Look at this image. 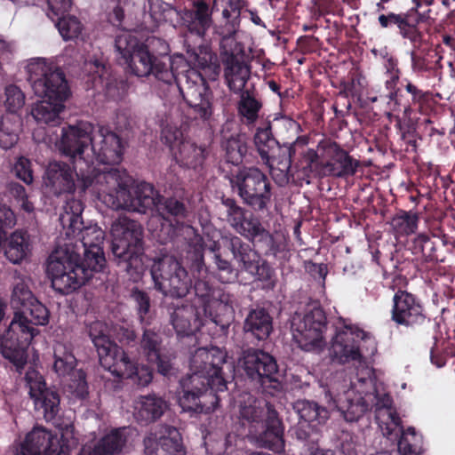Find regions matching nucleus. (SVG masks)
<instances>
[{"label":"nucleus","instance_id":"nucleus-1","mask_svg":"<svg viewBox=\"0 0 455 455\" xmlns=\"http://www.w3.org/2000/svg\"><path fill=\"white\" fill-rule=\"evenodd\" d=\"M115 47L132 74L138 77L153 76L158 82L175 89L174 83L196 117L210 122L212 113V95L204 79L196 69H188L175 76L172 62L164 61L150 53L148 47L139 43L130 32L116 37Z\"/></svg>","mask_w":455,"mask_h":455},{"label":"nucleus","instance_id":"nucleus-2","mask_svg":"<svg viewBox=\"0 0 455 455\" xmlns=\"http://www.w3.org/2000/svg\"><path fill=\"white\" fill-rule=\"evenodd\" d=\"M227 354L219 347H199L191 355L190 372L180 380L183 395L179 403L183 411L208 413L219 404L217 392L227 389L223 371Z\"/></svg>","mask_w":455,"mask_h":455},{"label":"nucleus","instance_id":"nucleus-3","mask_svg":"<svg viewBox=\"0 0 455 455\" xmlns=\"http://www.w3.org/2000/svg\"><path fill=\"white\" fill-rule=\"evenodd\" d=\"M48 320V309L36 299L14 312L8 330L0 337V353L18 370L27 363L26 348L38 332L36 326L44 325Z\"/></svg>","mask_w":455,"mask_h":455},{"label":"nucleus","instance_id":"nucleus-4","mask_svg":"<svg viewBox=\"0 0 455 455\" xmlns=\"http://www.w3.org/2000/svg\"><path fill=\"white\" fill-rule=\"evenodd\" d=\"M153 286L164 297L183 299L194 286L196 295L204 299L209 298L212 287L208 282L197 279L193 284L188 270L176 257L164 254L152 259L149 267Z\"/></svg>","mask_w":455,"mask_h":455},{"label":"nucleus","instance_id":"nucleus-5","mask_svg":"<svg viewBox=\"0 0 455 455\" xmlns=\"http://www.w3.org/2000/svg\"><path fill=\"white\" fill-rule=\"evenodd\" d=\"M111 235L114 262L134 280L140 278L146 269L141 225L119 217L111 225Z\"/></svg>","mask_w":455,"mask_h":455},{"label":"nucleus","instance_id":"nucleus-6","mask_svg":"<svg viewBox=\"0 0 455 455\" xmlns=\"http://www.w3.org/2000/svg\"><path fill=\"white\" fill-rule=\"evenodd\" d=\"M83 211L82 202L72 198L66 202L59 220L65 230V235L80 243L86 265L92 270L102 271L106 263L101 248L105 234L97 225L84 226L81 216Z\"/></svg>","mask_w":455,"mask_h":455},{"label":"nucleus","instance_id":"nucleus-7","mask_svg":"<svg viewBox=\"0 0 455 455\" xmlns=\"http://www.w3.org/2000/svg\"><path fill=\"white\" fill-rule=\"evenodd\" d=\"M76 250L78 249L76 244ZM93 272L78 251L68 244L53 251L48 259L47 273L52 288L60 294H68L80 288L92 276Z\"/></svg>","mask_w":455,"mask_h":455},{"label":"nucleus","instance_id":"nucleus-8","mask_svg":"<svg viewBox=\"0 0 455 455\" xmlns=\"http://www.w3.org/2000/svg\"><path fill=\"white\" fill-rule=\"evenodd\" d=\"M354 389L344 391L342 395L333 394L327 390L324 393L329 409L339 411L345 419L349 422L357 421L370 409L373 408L375 401L370 399V395H378L379 387H376L371 378L370 370H366L364 376L357 377L356 381H352Z\"/></svg>","mask_w":455,"mask_h":455},{"label":"nucleus","instance_id":"nucleus-9","mask_svg":"<svg viewBox=\"0 0 455 455\" xmlns=\"http://www.w3.org/2000/svg\"><path fill=\"white\" fill-rule=\"evenodd\" d=\"M233 191L243 203L255 211H263L272 197V186L267 176L258 167H242L229 177Z\"/></svg>","mask_w":455,"mask_h":455},{"label":"nucleus","instance_id":"nucleus-10","mask_svg":"<svg viewBox=\"0 0 455 455\" xmlns=\"http://www.w3.org/2000/svg\"><path fill=\"white\" fill-rule=\"evenodd\" d=\"M28 81L40 98L67 100L70 90L63 71L45 59H31L26 66Z\"/></svg>","mask_w":455,"mask_h":455},{"label":"nucleus","instance_id":"nucleus-11","mask_svg":"<svg viewBox=\"0 0 455 455\" xmlns=\"http://www.w3.org/2000/svg\"><path fill=\"white\" fill-rule=\"evenodd\" d=\"M326 315L315 301L299 308L291 318V331L294 341L306 351L321 347L326 329Z\"/></svg>","mask_w":455,"mask_h":455},{"label":"nucleus","instance_id":"nucleus-12","mask_svg":"<svg viewBox=\"0 0 455 455\" xmlns=\"http://www.w3.org/2000/svg\"><path fill=\"white\" fill-rule=\"evenodd\" d=\"M371 336L358 326L340 319V325L336 327L331 339L330 355L339 363L360 362L363 358L360 342L370 340Z\"/></svg>","mask_w":455,"mask_h":455},{"label":"nucleus","instance_id":"nucleus-13","mask_svg":"<svg viewBox=\"0 0 455 455\" xmlns=\"http://www.w3.org/2000/svg\"><path fill=\"white\" fill-rule=\"evenodd\" d=\"M92 177L81 174L82 190L85 191L88 188H92L99 197L110 207V203L107 201L108 196L119 197L121 191L125 190L130 183L131 178L124 170L117 167L93 170Z\"/></svg>","mask_w":455,"mask_h":455},{"label":"nucleus","instance_id":"nucleus-14","mask_svg":"<svg viewBox=\"0 0 455 455\" xmlns=\"http://www.w3.org/2000/svg\"><path fill=\"white\" fill-rule=\"evenodd\" d=\"M242 368L246 376L251 381L261 387H272L278 385V366L275 359L268 353L249 348L243 352L240 359Z\"/></svg>","mask_w":455,"mask_h":455},{"label":"nucleus","instance_id":"nucleus-15","mask_svg":"<svg viewBox=\"0 0 455 455\" xmlns=\"http://www.w3.org/2000/svg\"><path fill=\"white\" fill-rule=\"evenodd\" d=\"M223 241L242 271L247 272L259 281L272 279L273 269L248 243L236 235L225 236Z\"/></svg>","mask_w":455,"mask_h":455},{"label":"nucleus","instance_id":"nucleus-16","mask_svg":"<svg viewBox=\"0 0 455 455\" xmlns=\"http://www.w3.org/2000/svg\"><path fill=\"white\" fill-rule=\"evenodd\" d=\"M159 194L154 187L147 182H141L132 190L128 188L121 191L119 197L108 196L110 208L114 210H126L129 212L147 213L149 210H156Z\"/></svg>","mask_w":455,"mask_h":455},{"label":"nucleus","instance_id":"nucleus-17","mask_svg":"<svg viewBox=\"0 0 455 455\" xmlns=\"http://www.w3.org/2000/svg\"><path fill=\"white\" fill-rule=\"evenodd\" d=\"M249 430V438L257 447L267 449L275 453L284 451V427L278 417V413L274 407H267V419L262 425Z\"/></svg>","mask_w":455,"mask_h":455},{"label":"nucleus","instance_id":"nucleus-18","mask_svg":"<svg viewBox=\"0 0 455 455\" xmlns=\"http://www.w3.org/2000/svg\"><path fill=\"white\" fill-rule=\"evenodd\" d=\"M220 57L224 65V77L228 88L235 93L242 92L250 78L251 70L239 54L236 44L220 45Z\"/></svg>","mask_w":455,"mask_h":455},{"label":"nucleus","instance_id":"nucleus-19","mask_svg":"<svg viewBox=\"0 0 455 455\" xmlns=\"http://www.w3.org/2000/svg\"><path fill=\"white\" fill-rule=\"evenodd\" d=\"M90 145L97 160L104 165L119 164L123 159L124 144L121 138L109 128L92 129Z\"/></svg>","mask_w":455,"mask_h":455},{"label":"nucleus","instance_id":"nucleus-20","mask_svg":"<svg viewBox=\"0 0 455 455\" xmlns=\"http://www.w3.org/2000/svg\"><path fill=\"white\" fill-rule=\"evenodd\" d=\"M28 455H68L70 444L42 427H34L21 445Z\"/></svg>","mask_w":455,"mask_h":455},{"label":"nucleus","instance_id":"nucleus-21","mask_svg":"<svg viewBox=\"0 0 455 455\" xmlns=\"http://www.w3.org/2000/svg\"><path fill=\"white\" fill-rule=\"evenodd\" d=\"M391 313L392 320L399 325L414 328L427 322L419 301L406 291L395 293Z\"/></svg>","mask_w":455,"mask_h":455},{"label":"nucleus","instance_id":"nucleus-22","mask_svg":"<svg viewBox=\"0 0 455 455\" xmlns=\"http://www.w3.org/2000/svg\"><path fill=\"white\" fill-rule=\"evenodd\" d=\"M76 178L82 188L81 174L75 172L67 163L53 161L49 163L44 175L45 187L55 196L72 194L76 190Z\"/></svg>","mask_w":455,"mask_h":455},{"label":"nucleus","instance_id":"nucleus-23","mask_svg":"<svg viewBox=\"0 0 455 455\" xmlns=\"http://www.w3.org/2000/svg\"><path fill=\"white\" fill-rule=\"evenodd\" d=\"M26 379L29 386V395L34 399L36 408L43 410L44 418L47 421L54 419L60 411L58 393L47 388L43 377L35 371L27 373Z\"/></svg>","mask_w":455,"mask_h":455},{"label":"nucleus","instance_id":"nucleus-24","mask_svg":"<svg viewBox=\"0 0 455 455\" xmlns=\"http://www.w3.org/2000/svg\"><path fill=\"white\" fill-rule=\"evenodd\" d=\"M375 401V419L382 431L383 435L389 439H396L402 432L401 419L392 407V398L383 389L378 390V395H370Z\"/></svg>","mask_w":455,"mask_h":455},{"label":"nucleus","instance_id":"nucleus-25","mask_svg":"<svg viewBox=\"0 0 455 455\" xmlns=\"http://www.w3.org/2000/svg\"><path fill=\"white\" fill-rule=\"evenodd\" d=\"M170 323L179 336H189L202 326L197 308L188 303L171 302L166 305Z\"/></svg>","mask_w":455,"mask_h":455},{"label":"nucleus","instance_id":"nucleus-26","mask_svg":"<svg viewBox=\"0 0 455 455\" xmlns=\"http://www.w3.org/2000/svg\"><path fill=\"white\" fill-rule=\"evenodd\" d=\"M92 129V126L87 123L62 128L61 139L58 145L60 151L71 158L81 156L90 145Z\"/></svg>","mask_w":455,"mask_h":455},{"label":"nucleus","instance_id":"nucleus-27","mask_svg":"<svg viewBox=\"0 0 455 455\" xmlns=\"http://www.w3.org/2000/svg\"><path fill=\"white\" fill-rule=\"evenodd\" d=\"M324 148L331 159L322 164V170L319 171V174L334 177L355 175L357 168L360 166L359 161L353 159L336 142H327Z\"/></svg>","mask_w":455,"mask_h":455},{"label":"nucleus","instance_id":"nucleus-28","mask_svg":"<svg viewBox=\"0 0 455 455\" xmlns=\"http://www.w3.org/2000/svg\"><path fill=\"white\" fill-rule=\"evenodd\" d=\"M222 6V18L224 25L215 28L216 33L221 36L220 45L236 44L234 38L239 27L241 9L236 0H214L212 10L219 5Z\"/></svg>","mask_w":455,"mask_h":455},{"label":"nucleus","instance_id":"nucleus-29","mask_svg":"<svg viewBox=\"0 0 455 455\" xmlns=\"http://www.w3.org/2000/svg\"><path fill=\"white\" fill-rule=\"evenodd\" d=\"M237 402L239 418L243 424L246 422L249 425V430L262 425L267 419V407H274L247 392L240 394Z\"/></svg>","mask_w":455,"mask_h":455},{"label":"nucleus","instance_id":"nucleus-30","mask_svg":"<svg viewBox=\"0 0 455 455\" xmlns=\"http://www.w3.org/2000/svg\"><path fill=\"white\" fill-rule=\"evenodd\" d=\"M212 11L204 1H195L192 9L185 10L180 13L182 25L191 34L203 37L212 25Z\"/></svg>","mask_w":455,"mask_h":455},{"label":"nucleus","instance_id":"nucleus-31","mask_svg":"<svg viewBox=\"0 0 455 455\" xmlns=\"http://www.w3.org/2000/svg\"><path fill=\"white\" fill-rule=\"evenodd\" d=\"M378 20L383 28H387L391 25H395L399 29L400 35L403 38L409 39L412 43H419L421 41V33L418 29V24L422 20V16L415 20L411 19L409 13H394L381 14Z\"/></svg>","mask_w":455,"mask_h":455},{"label":"nucleus","instance_id":"nucleus-32","mask_svg":"<svg viewBox=\"0 0 455 455\" xmlns=\"http://www.w3.org/2000/svg\"><path fill=\"white\" fill-rule=\"evenodd\" d=\"M168 408L167 402L155 394L140 396L135 402V417L144 423H150L160 419Z\"/></svg>","mask_w":455,"mask_h":455},{"label":"nucleus","instance_id":"nucleus-33","mask_svg":"<svg viewBox=\"0 0 455 455\" xmlns=\"http://www.w3.org/2000/svg\"><path fill=\"white\" fill-rule=\"evenodd\" d=\"M272 330V317L266 309L258 307L250 310L243 323V331L247 337L265 340Z\"/></svg>","mask_w":455,"mask_h":455},{"label":"nucleus","instance_id":"nucleus-34","mask_svg":"<svg viewBox=\"0 0 455 455\" xmlns=\"http://www.w3.org/2000/svg\"><path fill=\"white\" fill-rule=\"evenodd\" d=\"M96 350L101 366L117 377L126 370L131 361L125 351L112 340Z\"/></svg>","mask_w":455,"mask_h":455},{"label":"nucleus","instance_id":"nucleus-35","mask_svg":"<svg viewBox=\"0 0 455 455\" xmlns=\"http://www.w3.org/2000/svg\"><path fill=\"white\" fill-rule=\"evenodd\" d=\"M4 256L12 264H20L31 252V243L27 232L14 231L9 237L4 238L3 249Z\"/></svg>","mask_w":455,"mask_h":455},{"label":"nucleus","instance_id":"nucleus-36","mask_svg":"<svg viewBox=\"0 0 455 455\" xmlns=\"http://www.w3.org/2000/svg\"><path fill=\"white\" fill-rule=\"evenodd\" d=\"M42 99L34 105L31 110V115L35 120L38 124L52 126L60 124L61 122L60 113L64 110L65 100Z\"/></svg>","mask_w":455,"mask_h":455},{"label":"nucleus","instance_id":"nucleus-37","mask_svg":"<svg viewBox=\"0 0 455 455\" xmlns=\"http://www.w3.org/2000/svg\"><path fill=\"white\" fill-rule=\"evenodd\" d=\"M282 159L278 160L275 165V158L269 161L267 164L270 168V174L274 181L279 187L286 186L291 180V167L292 163V156L295 154V144H284L280 148Z\"/></svg>","mask_w":455,"mask_h":455},{"label":"nucleus","instance_id":"nucleus-38","mask_svg":"<svg viewBox=\"0 0 455 455\" xmlns=\"http://www.w3.org/2000/svg\"><path fill=\"white\" fill-rule=\"evenodd\" d=\"M216 301L213 307L216 314L210 313V321L220 327V331L226 334L234 319L233 300L230 294L223 291H218V295H213Z\"/></svg>","mask_w":455,"mask_h":455},{"label":"nucleus","instance_id":"nucleus-39","mask_svg":"<svg viewBox=\"0 0 455 455\" xmlns=\"http://www.w3.org/2000/svg\"><path fill=\"white\" fill-rule=\"evenodd\" d=\"M256 149L265 164H269V161L274 159V151L280 149L278 141L272 133L271 124L269 122L257 128L253 138Z\"/></svg>","mask_w":455,"mask_h":455},{"label":"nucleus","instance_id":"nucleus-40","mask_svg":"<svg viewBox=\"0 0 455 455\" xmlns=\"http://www.w3.org/2000/svg\"><path fill=\"white\" fill-rule=\"evenodd\" d=\"M53 370L60 377L66 378L76 371V359L70 344L56 342L53 347Z\"/></svg>","mask_w":455,"mask_h":455},{"label":"nucleus","instance_id":"nucleus-41","mask_svg":"<svg viewBox=\"0 0 455 455\" xmlns=\"http://www.w3.org/2000/svg\"><path fill=\"white\" fill-rule=\"evenodd\" d=\"M127 442V428H116L105 435L94 446L92 455H116Z\"/></svg>","mask_w":455,"mask_h":455},{"label":"nucleus","instance_id":"nucleus-42","mask_svg":"<svg viewBox=\"0 0 455 455\" xmlns=\"http://www.w3.org/2000/svg\"><path fill=\"white\" fill-rule=\"evenodd\" d=\"M293 409L299 415V419L305 422L317 424H323L330 417V411L328 407L320 406L317 403L308 400H299L294 405Z\"/></svg>","mask_w":455,"mask_h":455},{"label":"nucleus","instance_id":"nucleus-43","mask_svg":"<svg viewBox=\"0 0 455 455\" xmlns=\"http://www.w3.org/2000/svg\"><path fill=\"white\" fill-rule=\"evenodd\" d=\"M239 93L238 113L246 119L248 124H254L259 117L262 102L253 90L245 89V91Z\"/></svg>","mask_w":455,"mask_h":455},{"label":"nucleus","instance_id":"nucleus-44","mask_svg":"<svg viewBox=\"0 0 455 455\" xmlns=\"http://www.w3.org/2000/svg\"><path fill=\"white\" fill-rule=\"evenodd\" d=\"M156 212L164 220H172V219L180 221L188 216V209L186 205L180 200L169 197L165 198L159 195Z\"/></svg>","mask_w":455,"mask_h":455},{"label":"nucleus","instance_id":"nucleus-45","mask_svg":"<svg viewBox=\"0 0 455 455\" xmlns=\"http://www.w3.org/2000/svg\"><path fill=\"white\" fill-rule=\"evenodd\" d=\"M235 232L251 240L259 237L267 245L273 242L270 233L262 227L259 219L251 213L244 215V220L241 221V227L237 228Z\"/></svg>","mask_w":455,"mask_h":455},{"label":"nucleus","instance_id":"nucleus-46","mask_svg":"<svg viewBox=\"0 0 455 455\" xmlns=\"http://www.w3.org/2000/svg\"><path fill=\"white\" fill-rule=\"evenodd\" d=\"M160 440L163 450L171 455H186L180 434L178 429L171 426L160 427Z\"/></svg>","mask_w":455,"mask_h":455},{"label":"nucleus","instance_id":"nucleus-47","mask_svg":"<svg viewBox=\"0 0 455 455\" xmlns=\"http://www.w3.org/2000/svg\"><path fill=\"white\" fill-rule=\"evenodd\" d=\"M222 148L225 151L226 161L234 165L241 164L247 153L245 140L241 135L231 136L227 139L222 142Z\"/></svg>","mask_w":455,"mask_h":455},{"label":"nucleus","instance_id":"nucleus-48","mask_svg":"<svg viewBox=\"0 0 455 455\" xmlns=\"http://www.w3.org/2000/svg\"><path fill=\"white\" fill-rule=\"evenodd\" d=\"M181 160L186 165L191 168H196L201 165L206 156V148L198 147L191 141L182 142L180 148Z\"/></svg>","mask_w":455,"mask_h":455},{"label":"nucleus","instance_id":"nucleus-49","mask_svg":"<svg viewBox=\"0 0 455 455\" xmlns=\"http://www.w3.org/2000/svg\"><path fill=\"white\" fill-rule=\"evenodd\" d=\"M119 377L131 379L138 387H144L152 381L153 373L148 366L138 365L131 360Z\"/></svg>","mask_w":455,"mask_h":455},{"label":"nucleus","instance_id":"nucleus-50","mask_svg":"<svg viewBox=\"0 0 455 455\" xmlns=\"http://www.w3.org/2000/svg\"><path fill=\"white\" fill-rule=\"evenodd\" d=\"M221 207L225 220L231 226L235 231L237 228L241 227V221L244 220V215L248 211L240 206L233 198H222Z\"/></svg>","mask_w":455,"mask_h":455},{"label":"nucleus","instance_id":"nucleus-51","mask_svg":"<svg viewBox=\"0 0 455 455\" xmlns=\"http://www.w3.org/2000/svg\"><path fill=\"white\" fill-rule=\"evenodd\" d=\"M419 217L417 213L402 211L391 220V226L398 235H411L418 228Z\"/></svg>","mask_w":455,"mask_h":455},{"label":"nucleus","instance_id":"nucleus-52","mask_svg":"<svg viewBox=\"0 0 455 455\" xmlns=\"http://www.w3.org/2000/svg\"><path fill=\"white\" fill-rule=\"evenodd\" d=\"M33 299H36V298L25 280L20 277L17 278L11 299V305L14 312L22 310Z\"/></svg>","mask_w":455,"mask_h":455},{"label":"nucleus","instance_id":"nucleus-53","mask_svg":"<svg viewBox=\"0 0 455 455\" xmlns=\"http://www.w3.org/2000/svg\"><path fill=\"white\" fill-rule=\"evenodd\" d=\"M213 262L216 266L217 277L221 283H232L238 279L239 269L235 268L229 260L223 259L220 253L214 254Z\"/></svg>","mask_w":455,"mask_h":455},{"label":"nucleus","instance_id":"nucleus-54","mask_svg":"<svg viewBox=\"0 0 455 455\" xmlns=\"http://www.w3.org/2000/svg\"><path fill=\"white\" fill-rule=\"evenodd\" d=\"M56 27L64 40H71L79 36L83 27L81 22L74 16H62L57 19Z\"/></svg>","mask_w":455,"mask_h":455},{"label":"nucleus","instance_id":"nucleus-55","mask_svg":"<svg viewBox=\"0 0 455 455\" xmlns=\"http://www.w3.org/2000/svg\"><path fill=\"white\" fill-rule=\"evenodd\" d=\"M161 342V337L157 332L150 329L144 330L140 340V347L148 360L158 358Z\"/></svg>","mask_w":455,"mask_h":455},{"label":"nucleus","instance_id":"nucleus-56","mask_svg":"<svg viewBox=\"0 0 455 455\" xmlns=\"http://www.w3.org/2000/svg\"><path fill=\"white\" fill-rule=\"evenodd\" d=\"M398 451L402 455H416L419 453V438L416 435L415 429L409 427L399 435Z\"/></svg>","mask_w":455,"mask_h":455},{"label":"nucleus","instance_id":"nucleus-57","mask_svg":"<svg viewBox=\"0 0 455 455\" xmlns=\"http://www.w3.org/2000/svg\"><path fill=\"white\" fill-rule=\"evenodd\" d=\"M66 381L70 391L79 398H84L88 394V386L85 380V373L82 370H76L71 375L66 377Z\"/></svg>","mask_w":455,"mask_h":455},{"label":"nucleus","instance_id":"nucleus-58","mask_svg":"<svg viewBox=\"0 0 455 455\" xmlns=\"http://www.w3.org/2000/svg\"><path fill=\"white\" fill-rule=\"evenodd\" d=\"M131 297L137 305L140 323L143 325H148L149 322L146 317L150 308V298L148 294L144 291L134 288L132 290Z\"/></svg>","mask_w":455,"mask_h":455},{"label":"nucleus","instance_id":"nucleus-59","mask_svg":"<svg viewBox=\"0 0 455 455\" xmlns=\"http://www.w3.org/2000/svg\"><path fill=\"white\" fill-rule=\"evenodd\" d=\"M5 107L10 112H16L25 104V94L14 84L5 87Z\"/></svg>","mask_w":455,"mask_h":455},{"label":"nucleus","instance_id":"nucleus-60","mask_svg":"<svg viewBox=\"0 0 455 455\" xmlns=\"http://www.w3.org/2000/svg\"><path fill=\"white\" fill-rule=\"evenodd\" d=\"M88 334L96 349L111 340L107 334V326L100 321L93 322L88 326Z\"/></svg>","mask_w":455,"mask_h":455},{"label":"nucleus","instance_id":"nucleus-61","mask_svg":"<svg viewBox=\"0 0 455 455\" xmlns=\"http://www.w3.org/2000/svg\"><path fill=\"white\" fill-rule=\"evenodd\" d=\"M18 134L11 128V124L6 120L0 122V147L9 149L18 141Z\"/></svg>","mask_w":455,"mask_h":455},{"label":"nucleus","instance_id":"nucleus-62","mask_svg":"<svg viewBox=\"0 0 455 455\" xmlns=\"http://www.w3.org/2000/svg\"><path fill=\"white\" fill-rule=\"evenodd\" d=\"M49 12L47 15L54 20L65 15L68 12L70 0H47Z\"/></svg>","mask_w":455,"mask_h":455},{"label":"nucleus","instance_id":"nucleus-63","mask_svg":"<svg viewBox=\"0 0 455 455\" xmlns=\"http://www.w3.org/2000/svg\"><path fill=\"white\" fill-rule=\"evenodd\" d=\"M14 171L19 179L23 180L26 184H31L33 181L31 164L30 161L26 157H20L15 165Z\"/></svg>","mask_w":455,"mask_h":455},{"label":"nucleus","instance_id":"nucleus-64","mask_svg":"<svg viewBox=\"0 0 455 455\" xmlns=\"http://www.w3.org/2000/svg\"><path fill=\"white\" fill-rule=\"evenodd\" d=\"M187 239L188 253L193 255L203 253L204 250V242L203 237L192 228L187 230Z\"/></svg>","mask_w":455,"mask_h":455}]
</instances>
